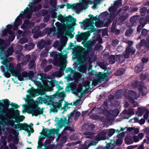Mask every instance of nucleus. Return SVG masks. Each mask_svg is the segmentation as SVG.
Wrapping results in <instances>:
<instances>
[{"instance_id": "obj_1", "label": "nucleus", "mask_w": 149, "mask_h": 149, "mask_svg": "<svg viewBox=\"0 0 149 149\" xmlns=\"http://www.w3.org/2000/svg\"><path fill=\"white\" fill-rule=\"evenodd\" d=\"M13 118L9 117V116L7 117L6 118V120L7 122L4 121L3 123L8 126H11V127L15 128L16 129L19 128L20 130H23L26 131H29V126L26 123H19L17 125H15V123L16 122V120H13Z\"/></svg>"}, {"instance_id": "obj_2", "label": "nucleus", "mask_w": 149, "mask_h": 149, "mask_svg": "<svg viewBox=\"0 0 149 149\" xmlns=\"http://www.w3.org/2000/svg\"><path fill=\"white\" fill-rule=\"evenodd\" d=\"M63 117V118H60V120L57 117L55 118V121L56 122L57 127L59 128H61L63 126H65V125L70 126L72 123L70 119L68 118L67 119L66 117L64 116Z\"/></svg>"}, {"instance_id": "obj_3", "label": "nucleus", "mask_w": 149, "mask_h": 149, "mask_svg": "<svg viewBox=\"0 0 149 149\" xmlns=\"http://www.w3.org/2000/svg\"><path fill=\"white\" fill-rule=\"evenodd\" d=\"M2 102H0V106H2L3 109L6 111L8 115L10 113L14 112V109L13 108L9 109V105L10 104V101L7 99H5L2 100Z\"/></svg>"}, {"instance_id": "obj_4", "label": "nucleus", "mask_w": 149, "mask_h": 149, "mask_svg": "<svg viewBox=\"0 0 149 149\" xmlns=\"http://www.w3.org/2000/svg\"><path fill=\"white\" fill-rule=\"evenodd\" d=\"M3 46L1 48H0V56H2L3 54L5 56L8 57L12 55L14 52V49L13 47H10L8 48L6 51L4 49L7 48L6 44L5 43L4 44Z\"/></svg>"}, {"instance_id": "obj_5", "label": "nucleus", "mask_w": 149, "mask_h": 149, "mask_svg": "<svg viewBox=\"0 0 149 149\" xmlns=\"http://www.w3.org/2000/svg\"><path fill=\"white\" fill-rule=\"evenodd\" d=\"M80 33V32L78 31V34L76 35L75 37V39H77V41H80L82 40H86L91 35L88 31L79 34Z\"/></svg>"}, {"instance_id": "obj_6", "label": "nucleus", "mask_w": 149, "mask_h": 149, "mask_svg": "<svg viewBox=\"0 0 149 149\" xmlns=\"http://www.w3.org/2000/svg\"><path fill=\"white\" fill-rule=\"evenodd\" d=\"M29 110L30 113L36 116L42 114L43 112V110L38 106L36 107H31Z\"/></svg>"}, {"instance_id": "obj_7", "label": "nucleus", "mask_w": 149, "mask_h": 149, "mask_svg": "<svg viewBox=\"0 0 149 149\" xmlns=\"http://www.w3.org/2000/svg\"><path fill=\"white\" fill-rule=\"evenodd\" d=\"M0 59L2 60L1 63L4 65H5V67L7 70H8L10 68V66H11L12 65L10 63V61H11V59H12V57H10L7 58L8 57L5 56L4 55L3 57L0 56Z\"/></svg>"}, {"instance_id": "obj_8", "label": "nucleus", "mask_w": 149, "mask_h": 149, "mask_svg": "<svg viewBox=\"0 0 149 149\" xmlns=\"http://www.w3.org/2000/svg\"><path fill=\"white\" fill-rule=\"evenodd\" d=\"M34 25V24L32 22H30L29 19H26L23 23L21 25V28L24 30H29L33 27Z\"/></svg>"}, {"instance_id": "obj_9", "label": "nucleus", "mask_w": 149, "mask_h": 149, "mask_svg": "<svg viewBox=\"0 0 149 149\" xmlns=\"http://www.w3.org/2000/svg\"><path fill=\"white\" fill-rule=\"evenodd\" d=\"M88 16L90 17V19H86L84 20L82 22H80L79 23L81 24H84V25L88 26L91 23H93V21H97L98 19L97 17V16L94 17L91 14L89 15Z\"/></svg>"}, {"instance_id": "obj_10", "label": "nucleus", "mask_w": 149, "mask_h": 149, "mask_svg": "<svg viewBox=\"0 0 149 149\" xmlns=\"http://www.w3.org/2000/svg\"><path fill=\"white\" fill-rule=\"evenodd\" d=\"M8 70H9V72L11 73L12 76L15 77L17 74L21 73V67L19 66L15 68L12 65L10 66Z\"/></svg>"}, {"instance_id": "obj_11", "label": "nucleus", "mask_w": 149, "mask_h": 149, "mask_svg": "<svg viewBox=\"0 0 149 149\" xmlns=\"http://www.w3.org/2000/svg\"><path fill=\"white\" fill-rule=\"evenodd\" d=\"M136 51L135 49L133 47H127L126 48L124 56L126 58H128L130 57V55L132 56L134 54Z\"/></svg>"}, {"instance_id": "obj_12", "label": "nucleus", "mask_w": 149, "mask_h": 149, "mask_svg": "<svg viewBox=\"0 0 149 149\" xmlns=\"http://www.w3.org/2000/svg\"><path fill=\"white\" fill-rule=\"evenodd\" d=\"M127 99L130 101L134 102V99L136 100L138 97L136 92L134 91L130 90L127 93Z\"/></svg>"}, {"instance_id": "obj_13", "label": "nucleus", "mask_w": 149, "mask_h": 149, "mask_svg": "<svg viewBox=\"0 0 149 149\" xmlns=\"http://www.w3.org/2000/svg\"><path fill=\"white\" fill-rule=\"evenodd\" d=\"M104 72H98L99 77H101L102 80H105L106 81H108L109 79L108 78V76L109 75L111 72L109 71L107 69Z\"/></svg>"}, {"instance_id": "obj_14", "label": "nucleus", "mask_w": 149, "mask_h": 149, "mask_svg": "<svg viewBox=\"0 0 149 149\" xmlns=\"http://www.w3.org/2000/svg\"><path fill=\"white\" fill-rule=\"evenodd\" d=\"M50 96H48L47 94L45 95V97H39V101L40 103H42V102L46 104H49V101H51V98Z\"/></svg>"}, {"instance_id": "obj_15", "label": "nucleus", "mask_w": 149, "mask_h": 149, "mask_svg": "<svg viewBox=\"0 0 149 149\" xmlns=\"http://www.w3.org/2000/svg\"><path fill=\"white\" fill-rule=\"evenodd\" d=\"M107 132L102 131L97 135L96 139L98 141L104 140L106 139V134Z\"/></svg>"}, {"instance_id": "obj_16", "label": "nucleus", "mask_w": 149, "mask_h": 149, "mask_svg": "<svg viewBox=\"0 0 149 149\" xmlns=\"http://www.w3.org/2000/svg\"><path fill=\"white\" fill-rule=\"evenodd\" d=\"M149 22V14L143 16L139 19V23L141 25H145L147 22Z\"/></svg>"}, {"instance_id": "obj_17", "label": "nucleus", "mask_w": 149, "mask_h": 149, "mask_svg": "<svg viewBox=\"0 0 149 149\" xmlns=\"http://www.w3.org/2000/svg\"><path fill=\"white\" fill-rule=\"evenodd\" d=\"M144 67V64L143 63H140L137 64L134 68L135 72L138 73L142 71Z\"/></svg>"}, {"instance_id": "obj_18", "label": "nucleus", "mask_w": 149, "mask_h": 149, "mask_svg": "<svg viewBox=\"0 0 149 149\" xmlns=\"http://www.w3.org/2000/svg\"><path fill=\"white\" fill-rule=\"evenodd\" d=\"M65 20L68 22H72V24L73 26H76L77 24L75 22L77 21V19L76 18L72 17L70 15H68L65 17Z\"/></svg>"}, {"instance_id": "obj_19", "label": "nucleus", "mask_w": 149, "mask_h": 149, "mask_svg": "<svg viewBox=\"0 0 149 149\" xmlns=\"http://www.w3.org/2000/svg\"><path fill=\"white\" fill-rule=\"evenodd\" d=\"M31 13H28L27 10L22 11L20 14V16L22 19L27 18L30 19L31 17Z\"/></svg>"}, {"instance_id": "obj_20", "label": "nucleus", "mask_w": 149, "mask_h": 149, "mask_svg": "<svg viewBox=\"0 0 149 149\" xmlns=\"http://www.w3.org/2000/svg\"><path fill=\"white\" fill-rule=\"evenodd\" d=\"M26 71H24L23 72L21 73H19V74H17L15 77L17 78L19 81H22L24 80V78H26Z\"/></svg>"}, {"instance_id": "obj_21", "label": "nucleus", "mask_w": 149, "mask_h": 149, "mask_svg": "<svg viewBox=\"0 0 149 149\" xmlns=\"http://www.w3.org/2000/svg\"><path fill=\"white\" fill-rule=\"evenodd\" d=\"M82 127L88 130H91L95 128V125L93 123L86 124L84 125Z\"/></svg>"}, {"instance_id": "obj_22", "label": "nucleus", "mask_w": 149, "mask_h": 149, "mask_svg": "<svg viewBox=\"0 0 149 149\" xmlns=\"http://www.w3.org/2000/svg\"><path fill=\"white\" fill-rule=\"evenodd\" d=\"M126 58L124 56V54L123 55L118 54L116 55V61L118 63H122Z\"/></svg>"}, {"instance_id": "obj_23", "label": "nucleus", "mask_w": 149, "mask_h": 149, "mask_svg": "<svg viewBox=\"0 0 149 149\" xmlns=\"http://www.w3.org/2000/svg\"><path fill=\"white\" fill-rule=\"evenodd\" d=\"M118 19V21L121 24L123 23L129 16V15L127 13H126L125 15H120Z\"/></svg>"}, {"instance_id": "obj_24", "label": "nucleus", "mask_w": 149, "mask_h": 149, "mask_svg": "<svg viewBox=\"0 0 149 149\" xmlns=\"http://www.w3.org/2000/svg\"><path fill=\"white\" fill-rule=\"evenodd\" d=\"M92 74H93V73H92ZM93 75H95L96 77H97L96 80L93 81V85L94 86H96L98 83H101L102 81H104V80H102L101 77H99L98 73L96 74H93Z\"/></svg>"}, {"instance_id": "obj_25", "label": "nucleus", "mask_w": 149, "mask_h": 149, "mask_svg": "<svg viewBox=\"0 0 149 149\" xmlns=\"http://www.w3.org/2000/svg\"><path fill=\"white\" fill-rule=\"evenodd\" d=\"M28 93L33 97L38 96L39 95L38 91L34 89L33 88L28 91Z\"/></svg>"}, {"instance_id": "obj_26", "label": "nucleus", "mask_w": 149, "mask_h": 149, "mask_svg": "<svg viewBox=\"0 0 149 149\" xmlns=\"http://www.w3.org/2000/svg\"><path fill=\"white\" fill-rule=\"evenodd\" d=\"M88 53V51H86L82 53L81 56V61L82 63L84 62L88 59L89 56Z\"/></svg>"}, {"instance_id": "obj_27", "label": "nucleus", "mask_w": 149, "mask_h": 149, "mask_svg": "<svg viewBox=\"0 0 149 149\" xmlns=\"http://www.w3.org/2000/svg\"><path fill=\"white\" fill-rule=\"evenodd\" d=\"M58 83V81H56L55 79L51 80L50 81L48 80H45V84H48L49 86L53 87L55 86L56 84Z\"/></svg>"}, {"instance_id": "obj_28", "label": "nucleus", "mask_w": 149, "mask_h": 149, "mask_svg": "<svg viewBox=\"0 0 149 149\" xmlns=\"http://www.w3.org/2000/svg\"><path fill=\"white\" fill-rule=\"evenodd\" d=\"M31 59V56L29 55H26L22 59L21 63L23 65H26Z\"/></svg>"}, {"instance_id": "obj_29", "label": "nucleus", "mask_w": 149, "mask_h": 149, "mask_svg": "<svg viewBox=\"0 0 149 149\" xmlns=\"http://www.w3.org/2000/svg\"><path fill=\"white\" fill-rule=\"evenodd\" d=\"M20 15L18 16L15 19V22H16L13 25L14 27L17 28L18 26L21 25L22 23L21 19L20 18Z\"/></svg>"}, {"instance_id": "obj_30", "label": "nucleus", "mask_w": 149, "mask_h": 149, "mask_svg": "<svg viewBox=\"0 0 149 149\" xmlns=\"http://www.w3.org/2000/svg\"><path fill=\"white\" fill-rule=\"evenodd\" d=\"M128 8H129L128 6H125L123 9H120L117 12V15L118 16L123 15L125 14L126 12L128 10Z\"/></svg>"}, {"instance_id": "obj_31", "label": "nucleus", "mask_w": 149, "mask_h": 149, "mask_svg": "<svg viewBox=\"0 0 149 149\" xmlns=\"http://www.w3.org/2000/svg\"><path fill=\"white\" fill-rule=\"evenodd\" d=\"M126 70L124 68H122L117 70L115 72V75L117 76H120L124 74Z\"/></svg>"}, {"instance_id": "obj_32", "label": "nucleus", "mask_w": 149, "mask_h": 149, "mask_svg": "<svg viewBox=\"0 0 149 149\" xmlns=\"http://www.w3.org/2000/svg\"><path fill=\"white\" fill-rule=\"evenodd\" d=\"M36 58L34 56L33 58L30 60L28 64V66L31 69L33 68L35 65V61Z\"/></svg>"}, {"instance_id": "obj_33", "label": "nucleus", "mask_w": 149, "mask_h": 149, "mask_svg": "<svg viewBox=\"0 0 149 149\" xmlns=\"http://www.w3.org/2000/svg\"><path fill=\"white\" fill-rule=\"evenodd\" d=\"M86 26L85 28V29L89 30L91 29L90 30L88 31H89L90 34L91 33L94 32L96 30V29L95 28V27L94 26L90 25V24L88 26Z\"/></svg>"}, {"instance_id": "obj_34", "label": "nucleus", "mask_w": 149, "mask_h": 149, "mask_svg": "<svg viewBox=\"0 0 149 149\" xmlns=\"http://www.w3.org/2000/svg\"><path fill=\"white\" fill-rule=\"evenodd\" d=\"M1 107V108L0 109V118L5 117L6 118L8 116V114L7 113L6 111H3L4 109H3V108Z\"/></svg>"}, {"instance_id": "obj_35", "label": "nucleus", "mask_w": 149, "mask_h": 149, "mask_svg": "<svg viewBox=\"0 0 149 149\" xmlns=\"http://www.w3.org/2000/svg\"><path fill=\"white\" fill-rule=\"evenodd\" d=\"M65 63L63 64H60V72L61 73H63V70H65V69L66 68V64L67 63L66 60H65L64 61Z\"/></svg>"}, {"instance_id": "obj_36", "label": "nucleus", "mask_w": 149, "mask_h": 149, "mask_svg": "<svg viewBox=\"0 0 149 149\" xmlns=\"http://www.w3.org/2000/svg\"><path fill=\"white\" fill-rule=\"evenodd\" d=\"M91 119L94 120H98L99 119L102 120L104 118L103 116L100 117V116L97 115L92 114L90 116Z\"/></svg>"}, {"instance_id": "obj_37", "label": "nucleus", "mask_w": 149, "mask_h": 149, "mask_svg": "<svg viewBox=\"0 0 149 149\" xmlns=\"http://www.w3.org/2000/svg\"><path fill=\"white\" fill-rule=\"evenodd\" d=\"M70 139L71 140H77L79 139V136L78 134L74 133L70 136Z\"/></svg>"}, {"instance_id": "obj_38", "label": "nucleus", "mask_w": 149, "mask_h": 149, "mask_svg": "<svg viewBox=\"0 0 149 149\" xmlns=\"http://www.w3.org/2000/svg\"><path fill=\"white\" fill-rule=\"evenodd\" d=\"M45 41L43 40H41L38 43V46L39 48L40 49H42L46 45L45 44Z\"/></svg>"}, {"instance_id": "obj_39", "label": "nucleus", "mask_w": 149, "mask_h": 149, "mask_svg": "<svg viewBox=\"0 0 149 149\" xmlns=\"http://www.w3.org/2000/svg\"><path fill=\"white\" fill-rule=\"evenodd\" d=\"M100 0H88L87 1V3L88 4H91L93 3L94 6L95 7L97 5L100 3Z\"/></svg>"}, {"instance_id": "obj_40", "label": "nucleus", "mask_w": 149, "mask_h": 149, "mask_svg": "<svg viewBox=\"0 0 149 149\" xmlns=\"http://www.w3.org/2000/svg\"><path fill=\"white\" fill-rule=\"evenodd\" d=\"M116 61V58L114 56L111 55L109 57V61L110 64H112L115 63Z\"/></svg>"}, {"instance_id": "obj_41", "label": "nucleus", "mask_w": 149, "mask_h": 149, "mask_svg": "<svg viewBox=\"0 0 149 149\" xmlns=\"http://www.w3.org/2000/svg\"><path fill=\"white\" fill-rule=\"evenodd\" d=\"M115 95L116 98L119 99L121 98L122 96L121 91L120 90H118L115 92Z\"/></svg>"}, {"instance_id": "obj_42", "label": "nucleus", "mask_w": 149, "mask_h": 149, "mask_svg": "<svg viewBox=\"0 0 149 149\" xmlns=\"http://www.w3.org/2000/svg\"><path fill=\"white\" fill-rule=\"evenodd\" d=\"M102 112L104 116L107 118H108L111 115V113L107 109H104Z\"/></svg>"}, {"instance_id": "obj_43", "label": "nucleus", "mask_w": 149, "mask_h": 149, "mask_svg": "<svg viewBox=\"0 0 149 149\" xmlns=\"http://www.w3.org/2000/svg\"><path fill=\"white\" fill-rule=\"evenodd\" d=\"M139 16L137 15H135L131 17L130 18V21L133 23H136L139 20Z\"/></svg>"}, {"instance_id": "obj_44", "label": "nucleus", "mask_w": 149, "mask_h": 149, "mask_svg": "<svg viewBox=\"0 0 149 149\" xmlns=\"http://www.w3.org/2000/svg\"><path fill=\"white\" fill-rule=\"evenodd\" d=\"M143 86L139 85V92L142 95H146V93L145 92H144L143 89Z\"/></svg>"}, {"instance_id": "obj_45", "label": "nucleus", "mask_w": 149, "mask_h": 149, "mask_svg": "<svg viewBox=\"0 0 149 149\" xmlns=\"http://www.w3.org/2000/svg\"><path fill=\"white\" fill-rule=\"evenodd\" d=\"M26 77H28L30 79H31L33 77L34 74L33 71H30L29 73L26 71Z\"/></svg>"}, {"instance_id": "obj_46", "label": "nucleus", "mask_w": 149, "mask_h": 149, "mask_svg": "<svg viewBox=\"0 0 149 149\" xmlns=\"http://www.w3.org/2000/svg\"><path fill=\"white\" fill-rule=\"evenodd\" d=\"M18 118H17L15 119L16 120V122L19 123L20 122H22L24 119L25 117L23 115L18 116Z\"/></svg>"}, {"instance_id": "obj_47", "label": "nucleus", "mask_w": 149, "mask_h": 149, "mask_svg": "<svg viewBox=\"0 0 149 149\" xmlns=\"http://www.w3.org/2000/svg\"><path fill=\"white\" fill-rule=\"evenodd\" d=\"M20 111L18 109L14 111V114L12 116V118L15 119L17 117L20 115Z\"/></svg>"}, {"instance_id": "obj_48", "label": "nucleus", "mask_w": 149, "mask_h": 149, "mask_svg": "<svg viewBox=\"0 0 149 149\" xmlns=\"http://www.w3.org/2000/svg\"><path fill=\"white\" fill-rule=\"evenodd\" d=\"M59 53L57 52H56L55 56L54 57V58L55 63L56 64L58 63V57Z\"/></svg>"}, {"instance_id": "obj_49", "label": "nucleus", "mask_w": 149, "mask_h": 149, "mask_svg": "<svg viewBox=\"0 0 149 149\" xmlns=\"http://www.w3.org/2000/svg\"><path fill=\"white\" fill-rule=\"evenodd\" d=\"M40 27L39 26H35L32 30V32L33 34L38 33L40 31Z\"/></svg>"}, {"instance_id": "obj_50", "label": "nucleus", "mask_w": 149, "mask_h": 149, "mask_svg": "<svg viewBox=\"0 0 149 149\" xmlns=\"http://www.w3.org/2000/svg\"><path fill=\"white\" fill-rule=\"evenodd\" d=\"M133 31V30L130 28L128 29L125 33V34L126 36H129L131 35Z\"/></svg>"}, {"instance_id": "obj_51", "label": "nucleus", "mask_w": 149, "mask_h": 149, "mask_svg": "<svg viewBox=\"0 0 149 149\" xmlns=\"http://www.w3.org/2000/svg\"><path fill=\"white\" fill-rule=\"evenodd\" d=\"M116 130L113 129H110L109 130L108 135L109 137H111L115 132Z\"/></svg>"}, {"instance_id": "obj_52", "label": "nucleus", "mask_w": 149, "mask_h": 149, "mask_svg": "<svg viewBox=\"0 0 149 149\" xmlns=\"http://www.w3.org/2000/svg\"><path fill=\"white\" fill-rule=\"evenodd\" d=\"M48 49H46L43 50L41 52V55L43 57H45L47 56L48 53Z\"/></svg>"}, {"instance_id": "obj_53", "label": "nucleus", "mask_w": 149, "mask_h": 149, "mask_svg": "<svg viewBox=\"0 0 149 149\" xmlns=\"http://www.w3.org/2000/svg\"><path fill=\"white\" fill-rule=\"evenodd\" d=\"M95 44V42L94 41H92L90 43L88 44V43L86 44V47H87V50H90L91 48V47L92 46H94Z\"/></svg>"}, {"instance_id": "obj_54", "label": "nucleus", "mask_w": 149, "mask_h": 149, "mask_svg": "<svg viewBox=\"0 0 149 149\" xmlns=\"http://www.w3.org/2000/svg\"><path fill=\"white\" fill-rule=\"evenodd\" d=\"M56 95L58 97H60V95L61 96L62 98V99H63L65 96V93L63 91L62 92L59 93V92H56Z\"/></svg>"}, {"instance_id": "obj_55", "label": "nucleus", "mask_w": 149, "mask_h": 149, "mask_svg": "<svg viewBox=\"0 0 149 149\" xmlns=\"http://www.w3.org/2000/svg\"><path fill=\"white\" fill-rule=\"evenodd\" d=\"M77 92L78 93H81V96L84 95L86 94V91H83L82 88V87H79V89L77 91Z\"/></svg>"}, {"instance_id": "obj_56", "label": "nucleus", "mask_w": 149, "mask_h": 149, "mask_svg": "<svg viewBox=\"0 0 149 149\" xmlns=\"http://www.w3.org/2000/svg\"><path fill=\"white\" fill-rule=\"evenodd\" d=\"M45 87L46 90L48 91H51L53 89V87L50 86L47 84H45Z\"/></svg>"}, {"instance_id": "obj_57", "label": "nucleus", "mask_w": 149, "mask_h": 149, "mask_svg": "<svg viewBox=\"0 0 149 149\" xmlns=\"http://www.w3.org/2000/svg\"><path fill=\"white\" fill-rule=\"evenodd\" d=\"M145 109L141 108H138V111L139 113V116H141L143 114Z\"/></svg>"}, {"instance_id": "obj_58", "label": "nucleus", "mask_w": 149, "mask_h": 149, "mask_svg": "<svg viewBox=\"0 0 149 149\" xmlns=\"http://www.w3.org/2000/svg\"><path fill=\"white\" fill-rule=\"evenodd\" d=\"M113 145L111 143H107L105 147L103 148V149H113Z\"/></svg>"}, {"instance_id": "obj_59", "label": "nucleus", "mask_w": 149, "mask_h": 149, "mask_svg": "<svg viewBox=\"0 0 149 149\" xmlns=\"http://www.w3.org/2000/svg\"><path fill=\"white\" fill-rule=\"evenodd\" d=\"M101 15L105 18L107 19L109 15V14L107 11L101 13Z\"/></svg>"}, {"instance_id": "obj_60", "label": "nucleus", "mask_w": 149, "mask_h": 149, "mask_svg": "<svg viewBox=\"0 0 149 149\" xmlns=\"http://www.w3.org/2000/svg\"><path fill=\"white\" fill-rule=\"evenodd\" d=\"M52 68V65H49L46 66L44 69V71L45 72H47L50 70Z\"/></svg>"}, {"instance_id": "obj_61", "label": "nucleus", "mask_w": 149, "mask_h": 149, "mask_svg": "<svg viewBox=\"0 0 149 149\" xmlns=\"http://www.w3.org/2000/svg\"><path fill=\"white\" fill-rule=\"evenodd\" d=\"M75 115L74 117V119L75 120H76L78 119L79 117L80 116L81 113L79 111H77L76 110H75Z\"/></svg>"}, {"instance_id": "obj_62", "label": "nucleus", "mask_w": 149, "mask_h": 149, "mask_svg": "<svg viewBox=\"0 0 149 149\" xmlns=\"http://www.w3.org/2000/svg\"><path fill=\"white\" fill-rule=\"evenodd\" d=\"M116 22H113L111 26V31L112 32H114L115 30Z\"/></svg>"}, {"instance_id": "obj_63", "label": "nucleus", "mask_w": 149, "mask_h": 149, "mask_svg": "<svg viewBox=\"0 0 149 149\" xmlns=\"http://www.w3.org/2000/svg\"><path fill=\"white\" fill-rule=\"evenodd\" d=\"M60 109H58L57 106L54 105L53 107L52 108L51 111L54 113H57L58 112V110Z\"/></svg>"}, {"instance_id": "obj_64", "label": "nucleus", "mask_w": 149, "mask_h": 149, "mask_svg": "<svg viewBox=\"0 0 149 149\" xmlns=\"http://www.w3.org/2000/svg\"><path fill=\"white\" fill-rule=\"evenodd\" d=\"M42 8V5L40 4H38L37 6L33 8V10L35 12H37L40 10Z\"/></svg>"}]
</instances>
